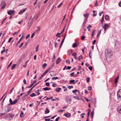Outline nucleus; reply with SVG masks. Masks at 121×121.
<instances>
[{"mask_svg": "<svg viewBox=\"0 0 121 121\" xmlns=\"http://www.w3.org/2000/svg\"><path fill=\"white\" fill-rule=\"evenodd\" d=\"M94 110L93 109L92 110V112L91 113V117H92V119L93 117L94 114Z\"/></svg>", "mask_w": 121, "mask_h": 121, "instance_id": "ddd939ff", "label": "nucleus"}, {"mask_svg": "<svg viewBox=\"0 0 121 121\" xmlns=\"http://www.w3.org/2000/svg\"><path fill=\"white\" fill-rule=\"evenodd\" d=\"M108 18L109 16L108 15H106L105 16V19L106 20H108Z\"/></svg>", "mask_w": 121, "mask_h": 121, "instance_id": "ea45409f", "label": "nucleus"}, {"mask_svg": "<svg viewBox=\"0 0 121 121\" xmlns=\"http://www.w3.org/2000/svg\"><path fill=\"white\" fill-rule=\"evenodd\" d=\"M71 115V114L69 113H65L64 114V116H65L67 117H69Z\"/></svg>", "mask_w": 121, "mask_h": 121, "instance_id": "6e6552de", "label": "nucleus"}, {"mask_svg": "<svg viewBox=\"0 0 121 121\" xmlns=\"http://www.w3.org/2000/svg\"><path fill=\"white\" fill-rule=\"evenodd\" d=\"M23 35H22V36L21 38H20V39L18 41V42H17V45H16L17 46V45H18L19 44V43H20V41H21L22 39H23Z\"/></svg>", "mask_w": 121, "mask_h": 121, "instance_id": "2eb2a0df", "label": "nucleus"}, {"mask_svg": "<svg viewBox=\"0 0 121 121\" xmlns=\"http://www.w3.org/2000/svg\"><path fill=\"white\" fill-rule=\"evenodd\" d=\"M104 21V17L103 16L101 20V22L102 24L103 23Z\"/></svg>", "mask_w": 121, "mask_h": 121, "instance_id": "c03bdc74", "label": "nucleus"}, {"mask_svg": "<svg viewBox=\"0 0 121 121\" xmlns=\"http://www.w3.org/2000/svg\"><path fill=\"white\" fill-rule=\"evenodd\" d=\"M119 75H118L117 77L116 78L115 80V83H117L118 82V80L119 78Z\"/></svg>", "mask_w": 121, "mask_h": 121, "instance_id": "a878e982", "label": "nucleus"}, {"mask_svg": "<svg viewBox=\"0 0 121 121\" xmlns=\"http://www.w3.org/2000/svg\"><path fill=\"white\" fill-rule=\"evenodd\" d=\"M50 75L52 76H55L56 75L55 72L53 71L51 72L50 73Z\"/></svg>", "mask_w": 121, "mask_h": 121, "instance_id": "9b49d317", "label": "nucleus"}, {"mask_svg": "<svg viewBox=\"0 0 121 121\" xmlns=\"http://www.w3.org/2000/svg\"><path fill=\"white\" fill-rule=\"evenodd\" d=\"M15 12L13 10H10V11H8L7 12L8 14L10 15L11 14H13Z\"/></svg>", "mask_w": 121, "mask_h": 121, "instance_id": "0eeeda50", "label": "nucleus"}, {"mask_svg": "<svg viewBox=\"0 0 121 121\" xmlns=\"http://www.w3.org/2000/svg\"><path fill=\"white\" fill-rule=\"evenodd\" d=\"M37 28H38V29H37L36 30V31L38 33V31L40 30V27L39 26Z\"/></svg>", "mask_w": 121, "mask_h": 121, "instance_id": "c9c22d12", "label": "nucleus"}, {"mask_svg": "<svg viewBox=\"0 0 121 121\" xmlns=\"http://www.w3.org/2000/svg\"><path fill=\"white\" fill-rule=\"evenodd\" d=\"M96 31V30H94V31H93L92 32V35H91V36L92 37L93 36H94V34L95 33V31Z\"/></svg>", "mask_w": 121, "mask_h": 121, "instance_id": "4c0bfd02", "label": "nucleus"}, {"mask_svg": "<svg viewBox=\"0 0 121 121\" xmlns=\"http://www.w3.org/2000/svg\"><path fill=\"white\" fill-rule=\"evenodd\" d=\"M33 85H34V83H32L30 85V86H29L27 87L29 88H31Z\"/></svg>", "mask_w": 121, "mask_h": 121, "instance_id": "6e6d98bb", "label": "nucleus"}, {"mask_svg": "<svg viewBox=\"0 0 121 121\" xmlns=\"http://www.w3.org/2000/svg\"><path fill=\"white\" fill-rule=\"evenodd\" d=\"M112 52L111 50L108 49H107L105 51V55L107 58L111 57L112 55Z\"/></svg>", "mask_w": 121, "mask_h": 121, "instance_id": "f257e3e1", "label": "nucleus"}, {"mask_svg": "<svg viewBox=\"0 0 121 121\" xmlns=\"http://www.w3.org/2000/svg\"><path fill=\"white\" fill-rule=\"evenodd\" d=\"M30 35L29 34L27 36H26V39H28V38L30 36Z\"/></svg>", "mask_w": 121, "mask_h": 121, "instance_id": "774afa93", "label": "nucleus"}, {"mask_svg": "<svg viewBox=\"0 0 121 121\" xmlns=\"http://www.w3.org/2000/svg\"><path fill=\"white\" fill-rule=\"evenodd\" d=\"M92 89V87L91 86H89L88 87V90L89 91H91Z\"/></svg>", "mask_w": 121, "mask_h": 121, "instance_id": "603ef678", "label": "nucleus"}, {"mask_svg": "<svg viewBox=\"0 0 121 121\" xmlns=\"http://www.w3.org/2000/svg\"><path fill=\"white\" fill-rule=\"evenodd\" d=\"M16 65V64H14L12 66V68H11V70H13V69L15 68Z\"/></svg>", "mask_w": 121, "mask_h": 121, "instance_id": "c85d7f7f", "label": "nucleus"}, {"mask_svg": "<svg viewBox=\"0 0 121 121\" xmlns=\"http://www.w3.org/2000/svg\"><path fill=\"white\" fill-rule=\"evenodd\" d=\"M50 112L49 110L47 108H46L45 111V114H47Z\"/></svg>", "mask_w": 121, "mask_h": 121, "instance_id": "aec40b11", "label": "nucleus"}, {"mask_svg": "<svg viewBox=\"0 0 121 121\" xmlns=\"http://www.w3.org/2000/svg\"><path fill=\"white\" fill-rule=\"evenodd\" d=\"M74 72H73L71 74H70V75L71 77H73V76L74 75Z\"/></svg>", "mask_w": 121, "mask_h": 121, "instance_id": "338daca9", "label": "nucleus"}, {"mask_svg": "<svg viewBox=\"0 0 121 121\" xmlns=\"http://www.w3.org/2000/svg\"><path fill=\"white\" fill-rule=\"evenodd\" d=\"M39 91H41V89H38L37 91L36 92H35L37 93L38 94L37 95H39L40 94V93L39 92Z\"/></svg>", "mask_w": 121, "mask_h": 121, "instance_id": "b1692460", "label": "nucleus"}, {"mask_svg": "<svg viewBox=\"0 0 121 121\" xmlns=\"http://www.w3.org/2000/svg\"><path fill=\"white\" fill-rule=\"evenodd\" d=\"M76 91L78 92V93L79 92V91L78 90H76V89H75L74 90H73L72 91L73 93L75 94V93H76L75 92Z\"/></svg>", "mask_w": 121, "mask_h": 121, "instance_id": "7c9ffc66", "label": "nucleus"}, {"mask_svg": "<svg viewBox=\"0 0 121 121\" xmlns=\"http://www.w3.org/2000/svg\"><path fill=\"white\" fill-rule=\"evenodd\" d=\"M61 61V58L60 57H58L56 60V64H58Z\"/></svg>", "mask_w": 121, "mask_h": 121, "instance_id": "f8f14e48", "label": "nucleus"}, {"mask_svg": "<svg viewBox=\"0 0 121 121\" xmlns=\"http://www.w3.org/2000/svg\"><path fill=\"white\" fill-rule=\"evenodd\" d=\"M82 57L81 56H79L78 57V60H80L81 59H82Z\"/></svg>", "mask_w": 121, "mask_h": 121, "instance_id": "13d9d810", "label": "nucleus"}, {"mask_svg": "<svg viewBox=\"0 0 121 121\" xmlns=\"http://www.w3.org/2000/svg\"><path fill=\"white\" fill-rule=\"evenodd\" d=\"M109 27V26L106 24H104V26L103 27V28L104 29V30L105 31Z\"/></svg>", "mask_w": 121, "mask_h": 121, "instance_id": "1a4fd4ad", "label": "nucleus"}, {"mask_svg": "<svg viewBox=\"0 0 121 121\" xmlns=\"http://www.w3.org/2000/svg\"><path fill=\"white\" fill-rule=\"evenodd\" d=\"M32 90V88H31L30 90L28 92H27V94H26L28 96L29 94L30 93V92Z\"/></svg>", "mask_w": 121, "mask_h": 121, "instance_id": "72a5a7b5", "label": "nucleus"}, {"mask_svg": "<svg viewBox=\"0 0 121 121\" xmlns=\"http://www.w3.org/2000/svg\"><path fill=\"white\" fill-rule=\"evenodd\" d=\"M48 88L47 87H46L45 88H43V90H44L45 91H48Z\"/></svg>", "mask_w": 121, "mask_h": 121, "instance_id": "49530a36", "label": "nucleus"}, {"mask_svg": "<svg viewBox=\"0 0 121 121\" xmlns=\"http://www.w3.org/2000/svg\"><path fill=\"white\" fill-rule=\"evenodd\" d=\"M62 88H63L64 89V91H65L67 90V88L65 86H63Z\"/></svg>", "mask_w": 121, "mask_h": 121, "instance_id": "a19ab883", "label": "nucleus"}, {"mask_svg": "<svg viewBox=\"0 0 121 121\" xmlns=\"http://www.w3.org/2000/svg\"><path fill=\"white\" fill-rule=\"evenodd\" d=\"M48 72H47L46 71L45 72L43 73L42 75H41V77H43Z\"/></svg>", "mask_w": 121, "mask_h": 121, "instance_id": "58836bf2", "label": "nucleus"}, {"mask_svg": "<svg viewBox=\"0 0 121 121\" xmlns=\"http://www.w3.org/2000/svg\"><path fill=\"white\" fill-rule=\"evenodd\" d=\"M93 17L95 16H96L97 14L96 13H95V12H96V11L93 10Z\"/></svg>", "mask_w": 121, "mask_h": 121, "instance_id": "412c9836", "label": "nucleus"}, {"mask_svg": "<svg viewBox=\"0 0 121 121\" xmlns=\"http://www.w3.org/2000/svg\"><path fill=\"white\" fill-rule=\"evenodd\" d=\"M35 35V33H33L31 35V38H33L34 37V36Z\"/></svg>", "mask_w": 121, "mask_h": 121, "instance_id": "09e8293b", "label": "nucleus"}, {"mask_svg": "<svg viewBox=\"0 0 121 121\" xmlns=\"http://www.w3.org/2000/svg\"><path fill=\"white\" fill-rule=\"evenodd\" d=\"M66 36V35H65V36L64 37L63 39L62 40V41L61 42L60 44V48H61V47L62 46V45L63 43L64 42V41L65 40Z\"/></svg>", "mask_w": 121, "mask_h": 121, "instance_id": "423d86ee", "label": "nucleus"}, {"mask_svg": "<svg viewBox=\"0 0 121 121\" xmlns=\"http://www.w3.org/2000/svg\"><path fill=\"white\" fill-rule=\"evenodd\" d=\"M75 80H72L70 81L69 83L70 84H75L76 83V82H74Z\"/></svg>", "mask_w": 121, "mask_h": 121, "instance_id": "6ab92c4d", "label": "nucleus"}, {"mask_svg": "<svg viewBox=\"0 0 121 121\" xmlns=\"http://www.w3.org/2000/svg\"><path fill=\"white\" fill-rule=\"evenodd\" d=\"M9 117H10L13 118L14 117V115L11 114H9Z\"/></svg>", "mask_w": 121, "mask_h": 121, "instance_id": "e2e57ef3", "label": "nucleus"}, {"mask_svg": "<svg viewBox=\"0 0 121 121\" xmlns=\"http://www.w3.org/2000/svg\"><path fill=\"white\" fill-rule=\"evenodd\" d=\"M28 96L27 95H25L22 98V100L23 101H24L26 99Z\"/></svg>", "mask_w": 121, "mask_h": 121, "instance_id": "4468645a", "label": "nucleus"}, {"mask_svg": "<svg viewBox=\"0 0 121 121\" xmlns=\"http://www.w3.org/2000/svg\"><path fill=\"white\" fill-rule=\"evenodd\" d=\"M87 20V18H86L82 24V26L83 27H85V24L86 22V21Z\"/></svg>", "mask_w": 121, "mask_h": 121, "instance_id": "9d476101", "label": "nucleus"}, {"mask_svg": "<svg viewBox=\"0 0 121 121\" xmlns=\"http://www.w3.org/2000/svg\"><path fill=\"white\" fill-rule=\"evenodd\" d=\"M92 53V51L91 50H90L89 51V55L90 58L91 59V54Z\"/></svg>", "mask_w": 121, "mask_h": 121, "instance_id": "5701e85b", "label": "nucleus"}, {"mask_svg": "<svg viewBox=\"0 0 121 121\" xmlns=\"http://www.w3.org/2000/svg\"><path fill=\"white\" fill-rule=\"evenodd\" d=\"M23 114L24 113L23 112V111H21L20 114V116L21 117H22V115H23Z\"/></svg>", "mask_w": 121, "mask_h": 121, "instance_id": "37998d69", "label": "nucleus"}, {"mask_svg": "<svg viewBox=\"0 0 121 121\" xmlns=\"http://www.w3.org/2000/svg\"><path fill=\"white\" fill-rule=\"evenodd\" d=\"M92 66H90L89 67V69L90 70H92Z\"/></svg>", "mask_w": 121, "mask_h": 121, "instance_id": "69168bd1", "label": "nucleus"}, {"mask_svg": "<svg viewBox=\"0 0 121 121\" xmlns=\"http://www.w3.org/2000/svg\"><path fill=\"white\" fill-rule=\"evenodd\" d=\"M101 32V30L100 31H98V33L97 36V37L99 35Z\"/></svg>", "mask_w": 121, "mask_h": 121, "instance_id": "f704fd0d", "label": "nucleus"}, {"mask_svg": "<svg viewBox=\"0 0 121 121\" xmlns=\"http://www.w3.org/2000/svg\"><path fill=\"white\" fill-rule=\"evenodd\" d=\"M58 79V77H53L52 78V79L53 80H56V79Z\"/></svg>", "mask_w": 121, "mask_h": 121, "instance_id": "c756f323", "label": "nucleus"}, {"mask_svg": "<svg viewBox=\"0 0 121 121\" xmlns=\"http://www.w3.org/2000/svg\"><path fill=\"white\" fill-rule=\"evenodd\" d=\"M68 87L69 89H71V88H73V86H68Z\"/></svg>", "mask_w": 121, "mask_h": 121, "instance_id": "79ce46f5", "label": "nucleus"}, {"mask_svg": "<svg viewBox=\"0 0 121 121\" xmlns=\"http://www.w3.org/2000/svg\"><path fill=\"white\" fill-rule=\"evenodd\" d=\"M30 96L31 97H33L36 96V95L34 93H32L31 95H30Z\"/></svg>", "mask_w": 121, "mask_h": 121, "instance_id": "bb28decb", "label": "nucleus"}, {"mask_svg": "<svg viewBox=\"0 0 121 121\" xmlns=\"http://www.w3.org/2000/svg\"><path fill=\"white\" fill-rule=\"evenodd\" d=\"M40 81H39V82L37 83L36 84H35L31 88H32V89H33V88L35 86H36L37 85H38L40 82Z\"/></svg>", "mask_w": 121, "mask_h": 121, "instance_id": "cd10ccee", "label": "nucleus"}, {"mask_svg": "<svg viewBox=\"0 0 121 121\" xmlns=\"http://www.w3.org/2000/svg\"><path fill=\"white\" fill-rule=\"evenodd\" d=\"M18 100L17 99H16L13 102L11 99H9V102L11 104L14 105L17 102Z\"/></svg>", "mask_w": 121, "mask_h": 121, "instance_id": "7ed1b4c3", "label": "nucleus"}, {"mask_svg": "<svg viewBox=\"0 0 121 121\" xmlns=\"http://www.w3.org/2000/svg\"><path fill=\"white\" fill-rule=\"evenodd\" d=\"M27 9V8H26L25 9H23L22 10H20V12H19L18 14H20L21 13H22L23 12H24Z\"/></svg>", "mask_w": 121, "mask_h": 121, "instance_id": "dca6fc26", "label": "nucleus"}, {"mask_svg": "<svg viewBox=\"0 0 121 121\" xmlns=\"http://www.w3.org/2000/svg\"><path fill=\"white\" fill-rule=\"evenodd\" d=\"M117 96L118 99H121V95L117 92Z\"/></svg>", "mask_w": 121, "mask_h": 121, "instance_id": "f3484780", "label": "nucleus"}, {"mask_svg": "<svg viewBox=\"0 0 121 121\" xmlns=\"http://www.w3.org/2000/svg\"><path fill=\"white\" fill-rule=\"evenodd\" d=\"M61 88L60 87H58L56 88V91L57 92H59Z\"/></svg>", "mask_w": 121, "mask_h": 121, "instance_id": "4be33fe9", "label": "nucleus"}, {"mask_svg": "<svg viewBox=\"0 0 121 121\" xmlns=\"http://www.w3.org/2000/svg\"><path fill=\"white\" fill-rule=\"evenodd\" d=\"M45 85L47 86H49L50 85V83L49 82L46 83Z\"/></svg>", "mask_w": 121, "mask_h": 121, "instance_id": "864d4df0", "label": "nucleus"}, {"mask_svg": "<svg viewBox=\"0 0 121 121\" xmlns=\"http://www.w3.org/2000/svg\"><path fill=\"white\" fill-rule=\"evenodd\" d=\"M39 45H38L36 48L35 52H37L38 50Z\"/></svg>", "mask_w": 121, "mask_h": 121, "instance_id": "a18cd8bd", "label": "nucleus"}, {"mask_svg": "<svg viewBox=\"0 0 121 121\" xmlns=\"http://www.w3.org/2000/svg\"><path fill=\"white\" fill-rule=\"evenodd\" d=\"M23 43H21V44H20V45L19 46V48H21V47H22V46H23Z\"/></svg>", "mask_w": 121, "mask_h": 121, "instance_id": "bf43d9fd", "label": "nucleus"}, {"mask_svg": "<svg viewBox=\"0 0 121 121\" xmlns=\"http://www.w3.org/2000/svg\"><path fill=\"white\" fill-rule=\"evenodd\" d=\"M1 5H2V7L1 8L2 9H3L5 8L6 5V3L2 1Z\"/></svg>", "mask_w": 121, "mask_h": 121, "instance_id": "39448f33", "label": "nucleus"}, {"mask_svg": "<svg viewBox=\"0 0 121 121\" xmlns=\"http://www.w3.org/2000/svg\"><path fill=\"white\" fill-rule=\"evenodd\" d=\"M118 111L120 113H121V108H118L117 109Z\"/></svg>", "mask_w": 121, "mask_h": 121, "instance_id": "473e14b6", "label": "nucleus"}, {"mask_svg": "<svg viewBox=\"0 0 121 121\" xmlns=\"http://www.w3.org/2000/svg\"><path fill=\"white\" fill-rule=\"evenodd\" d=\"M92 27V26L90 25H89L87 27V29H89V28H91Z\"/></svg>", "mask_w": 121, "mask_h": 121, "instance_id": "8fccbe9b", "label": "nucleus"}, {"mask_svg": "<svg viewBox=\"0 0 121 121\" xmlns=\"http://www.w3.org/2000/svg\"><path fill=\"white\" fill-rule=\"evenodd\" d=\"M73 97L74 98V99H77L78 100H80V99L78 98V96H73Z\"/></svg>", "mask_w": 121, "mask_h": 121, "instance_id": "2f4dec72", "label": "nucleus"}, {"mask_svg": "<svg viewBox=\"0 0 121 121\" xmlns=\"http://www.w3.org/2000/svg\"><path fill=\"white\" fill-rule=\"evenodd\" d=\"M83 16L87 18L89 16V14L88 13L87 14H83Z\"/></svg>", "mask_w": 121, "mask_h": 121, "instance_id": "393cba45", "label": "nucleus"}, {"mask_svg": "<svg viewBox=\"0 0 121 121\" xmlns=\"http://www.w3.org/2000/svg\"><path fill=\"white\" fill-rule=\"evenodd\" d=\"M77 46V45L76 43H73L72 45V47L73 48H75Z\"/></svg>", "mask_w": 121, "mask_h": 121, "instance_id": "a211bd4d", "label": "nucleus"}, {"mask_svg": "<svg viewBox=\"0 0 121 121\" xmlns=\"http://www.w3.org/2000/svg\"><path fill=\"white\" fill-rule=\"evenodd\" d=\"M65 100L68 103V104H69L71 102V99L69 96H67Z\"/></svg>", "mask_w": 121, "mask_h": 121, "instance_id": "20e7f679", "label": "nucleus"}, {"mask_svg": "<svg viewBox=\"0 0 121 121\" xmlns=\"http://www.w3.org/2000/svg\"><path fill=\"white\" fill-rule=\"evenodd\" d=\"M34 17H32V16H31L29 19V21L28 23V26H30L31 25L32 23L33 22Z\"/></svg>", "mask_w": 121, "mask_h": 121, "instance_id": "f03ea898", "label": "nucleus"}, {"mask_svg": "<svg viewBox=\"0 0 121 121\" xmlns=\"http://www.w3.org/2000/svg\"><path fill=\"white\" fill-rule=\"evenodd\" d=\"M10 110V108L8 107V108L7 110L6 111V112H8L9 111V110Z\"/></svg>", "mask_w": 121, "mask_h": 121, "instance_id": "0e129e2a", "label": "nucleus"}, {"mask_svg": "<svg viewBox=\"0 0 121 121\" xmlns=\"http://www.w3.org/2000/svg\"><path fill=\"white\" fill-rule=\"evenodd\" d=\"M5 49H4L1 52V54H3V53L5 52Z\"/></svg>", "mask_w": 121, "mask_h": 121, "instance_id": "052dcab7", "label": "nucleus"}, {"mask_svg": "<svg viewBox=\"0 0 121 121\" xmlns=\"http://www.w3.org/2000/svg\"><path fill=\"white\" fill-rule=\"evenodd\" d=\"M52 69L51 67H50L48 69H47L46 71L47 72H48L49 71L50 69Z\"/></svg>", "mask_w": 121, "mask_h": 121, "instance_id": "680f3d73", "label": "nucleus"}, {"mask_svg": "<svg viewBox=\"0 0 121 121\" xmlns=\"http://www.w3.org/2000/svg\"><path fill=\"white\" fill-rule=\"evenodd\" d=\"M52 86L53 87H55L57 86V84L55 83H53L52 84Z\"/></svg>", "mask_w": 121, "mask_h": 121, "instance_id": "4d7b16f0", "label": "nucleus"}, {"mask_svg": "<svg viewBox=\"0 0 121 121\" xmlns=\"http://www.w3.org/2000/svg\"><path fill=\"white\" fill-rule=\"evenodd\" d=\"M90 78H87L86 79V82H89L90 81Z\"/></svg>", "mask_w": 121, "mask_h": 121, "instance_id": "de8ad7c7", "label": "nucleus"}, {"mask_svg": "<svg viewBox=\"0 0 121 121\" xmlns=\"http://www.w3.org/2000/svg\"><path fill=\"white\" fill-rule=\"evenodd\" d=\"M117 92L121 95V89H119Z\"/></svg>", "mask_w": 121, "mask_h": 121, "instance_id": "5fc2aeb1", "label": "nucleus"}, {"mask_svg": "<svg viewBox=\"0 0 121 121\" xmlns=\"http://www.w3.org/2000/svg\"><path fill=\"white\" fill-rule=\"evenodd\" d=\"M77 54L76 52H73L72 54V55L73 56H76V55Z\"/></svg>", "mask_w": 121, "mask_h": 121, "instance_id": "3c124183", "label": "nucleus"}, {"mask_svg": "<svg viewBox=\"0 0 121 121\" xmlns=\"http://www.w3.org/2000/svg\"><path fill=\"white\" fill-rule=\"evenodd\" d=\"M47 64L46 63H44L42 65V67L43 68H44L47 65Z\"/></svg>", "mask_w": 121, "mask_h": 121, "instance_id": "e433bc0d", "label": "nucleus"}]
</instances>
